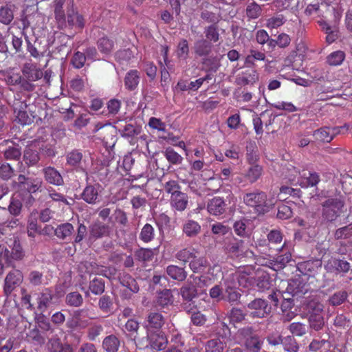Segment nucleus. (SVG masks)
Here are the masks:
<instances>
[{"mask_svg": "<svg viewBox=\"0 0 352 352\" xmlns=\"http://www.w3.org/2000/svg\"><path fill=\"white\" fill-rule=\"evenodd\" d=\"M55 19L59 29L82 30L85 26V19L74 7V0H55L54 2Z\"/></svg>", "mask_w": 352, "mask_h": 352, "instance_id": "1", "label": "nucleus"}, {"mask_svg": "<svg viewBox=\"0 0 352 352\" xmlns=\"http://www.w3.org/2000/svg\"><path fill=\"white\" fill-rule=\"evenodd\" d=\"M321 205L323 219L328 223H333L344 212L345 197L342 195L329 197Z\"/></svg>", "mask_w": 352, "mask_h": 352, "instance_id": "2", "label": "nucleus"}, {"mask_svg": "<svg viewBox=\"0 0 352 352\" xmlns=\"http://www.w3.org/2000/svg\"><path fill=\"white\" fill-rule=\"evenodd\" d=\"M223 250L225 253L232 258H253L256 260L257 258L252 250L245 248L243 240L234 236L225 239Z\"/></svg>", "mask_w": 352, "mask_h": 352, "instance_id": "3", "label": "nucleus"}, {"mask_svg": "<svg viewBox=\"0 0 352 352\" xmlns=\"http://www.w3.org/2000/svg\"><path fill=\"white\" fill-rule=\"evenodd\" d=\"M209 279L204 276H195L193 281H187L179 289V294L182 300H195L199 295L205 293Z\"/></svg>", "mask_w": 352, "mask_h": 352, "instance_id": "4", "label": "nucleus"}, {"mask_svg": "<svg viewBox=\"0 0 352 352\" xmlns=\"http://www.w3.org/2000/svg\"><path fill=\"white\" fill-rule=\"evenodd\" d=\"M224 293L223 301L228 303L230 306H238L241 304V290L237 286L234 278L228 277L223 280Z\"/></svg>", "mask_w": 352, "mask_h": 352, "instance_id": "5", "label": "nucleus"}, {"mask_svg": "<svg viewBox=\"0 0 352 352\" xmlns=\"http://www.w3.org/2000/svg\"><path fill=\"white\" fill-rule=\"evenodd\" d=\"M243 201L246 206L254 208L259 213H264L266 211L267 196L263 191L256 190L245 193Z\"/></svg>", "mask_w": 352, "mask_h": 352, "instance_id": "6", "label": "nucleus"}, {"mask_svg": "<svg viewBox=\"0 0 352 352\" xmlns=\"http://www.w3.org/2000/svg\"><path fill=\"white\" fill-rule=\"evenodd\" d=\"M292 261L291 253L287 252L284 254H277L272 259H268L265 261L264 258L257 256L256 263H259L261 265H265L278 272L285 268Z\"/></svg>", "mask_w": 352, "mask_h": 352, "instance_id": "7", "label": "nucleus"}, {"mask_svg": "<svg viewBox=\"0 0 352 352\" xmlns=\"http://www.w3.org/2000/svg\"><path fill=\"white\" fill-rule=\"evenodd\" d=\"M324 269L329 273L344 276L351 271V265L344 258L331 257L324 265Z\"/></svg>", "mask_w": 352, "mask_h": 352, "instance_id": "8", "label": "nucleus"}, {"mask_svg": "<svg viewBox=\"0 0 352 352\" xmlns=\"http://www.w3.org/2000/svg\"><path fill=\"white\" fill-rule=\"evenodd\" d=\"M23 281V274L19 270L13 269L6 275L4 279L3 293L6 297L19 287Z\"/></svg>", "mask_w": 352, "mask_h": 352, "instance_id": "9", "label": "nucleus"}, {"mask_svg": "<svg viewBox=\"0 0 352 352\" xmlns=\"http://www.w3.org/2000/svg\"><path fill=\"white\" fill-rule=\"evenodd\" d=\"M111 232L109 225L96 219L89 226V241H95L104 237H109Z\"/></svg>", "mask_w": 352, "mask_h": 352, "instance_id": "10", "label": "nucleus"}, {"mask_svg": "<svg viewBox=\"0 0 352 352\" xmlns=\"http://www.w3.org/2000/svg\"><path fill=\"white\" fill-rule=\"evenodd\" d=\"M308 287L303 278L298 276L289 280L284 292L285 295H289L292 297H300L307 292Z\"/></svg>", "mask_w": 352, "mask_h": 352, "instance_id": "11", "label": "nucleus"}, {"mask_svg": "<svg viewBox=\"0 0 352 352\" xmlns=\"http://www.w3.org/2000/svg\"><path fill=\"white\" fill-rule=\"evenodd\" d=\"M248 308L253 310L251 312L252 318H263L269 315L271 312V306L267 301L262 298H255L248 304Z\"/></svg>", "mask_w": 352, "mask_h": 352, "instance_id": "12", "label": "nucleus"}, {"mask_svg": "<svg viewBox=\"0 0 352 352\" xmlns=\"http://www.w3.org/2000/svg\"><path fill=\"white\" fill-rule=\"evenodd\" d=\"M17 180L19 189L25 190L30 194L39 191L43 184L38 178L28 177L21 174L18 176Z\"/></svg>", "mask_w": 352, "mask_h": 352, "instance_id": "13", "label": "nucleus"}, {"mask_svg": "<svg viewBox=\"0 0 352 352\" xmlns=\"http://www.w3.org/2000/svg\"><path fill=\"white\" fill-rule=\"evenodd\" d=\"M164 323L165 318L161 313L151 311L145 318L144 327L148 331L161 330Z\"/></svg>", "mask_w": 352, "mask_h": 352, "instance_id": "14", "label": "nucleus"}, {"mask_svg": "<svg viewBox=\"0 0 352 352\" xmlns=\"http://www.w3.org/2000/svg\"><path fill=\"white\" fill-rule=\"evenodd\" d=\"M297 267L304 276L314 277L322 268V261L319 259L309 260L298 263Z\"/></svg>", "mask_w": 352, "mask_h": 352, "instance_id": "15", "label": "nucleus"}, {"mask_svg": "<svg viewBox=\"0 0 352 352\" xmlns=\"http://www.w3.org/2000/svg\"><path fill=\"white\" fill-rule=\"evenodd\" d=\"M7 146L3 151V157L6 160L19 161L22 155L21 146L12 140H6L3 143Z\"/></svg>", "mask_w": 352, "mask_h": 352, "instance_id": "16", "label": "nucleus"}, {"mask_svg": "<svg viewBox=\"0 0 352 352\" xmlns=\"http://www.w3.org/2000/svg\"><path fill=\"white\" fill-rule=\"evenodd\" d=\"M149 347L161 351L164 350L168 340L162 330L151 331L148 336Z\"/></svg>", "mask_w": 352, "mask_h": 352, "instance_id": "17", "label": "nucleus"}, {"mask_svg": "<svg viewBox=\"0 0 352 352\" xmlns=\"http://www.w3.org/2000/svg\"><path fill=\"white\" fill-rule=\"evenodd\" d=\"M228 209V204L225 200L220 197H214L208 200L207 203V210L210 214L220 216L225 214Z\"/></svg>", "mask_w": 352, "mask_h": 352, "instance_id": "18", "label": "nucleus"}, {"mask_svg": "<svg viewBox=\"0 0 352 352\" xmlns=\"http://www.w3.org/2000/svg\"><path fill=\"white\" fill-rule=\"evenodd\" d=\"M56 297L50 288H45L39 294L38 297V309L41 312H45L47 309L56 302Z\"/></svg>", "mask_w": 352, "mask_h": 352, "instance_id": "19", "label": "nucleus"}, {"mask_svg": "<svg viewBox=\"0 0 352 352\" xmlns=\"http://www.w3.org/2000/svg\"><path fill=\"white\" fill-rule=\"evenodd\" d=\"M100 184H89L83 190L81 193V198L89 204H96L100 201L99 189Z\"/></svg>", "mask_w": 352, "mask_h": 352, "instance_id": "20", "label": "nucleus"}, {"mask_svg": "<svg viewBox=\"0 0 352 352\" xmlns=\"http://www.w3.org/2000/svg\"><path fill=\"white\" fill-rule=\"evenodd\" d=\"M258 80V74L252 68H248L245 71L239 74L235 79L236 85L245 86L252 85Z\"/></svg>", "mask_w": 352, "mask_h": 352, "instance_id": "21", "label": "nucleus"}, {"mask_svg": "<svg viewBox=\"0 0 352 352\" xmlns=\"http://www.w3.org/2000/svg\"><path fill=\"white\" fill-rule=\"evenodd\" d=\"M212 49V43L204 38L195 41L192 47L194 54L199 57L208 56L211 53Z\"/></svg>", "mask_w": 352, "mask_h": 352, "instance_id": "22", "label": "nucleus"}, {"mask_svg": "<svg viewBox=\"0 0 352 352\" xmlns=\"http://www.w3.org/2000/svg\"><path fill=\"white\" fill-rule=\"evenodd\" d=\"M45 181L55 186H62L64 184L63 178L58 170L54 167L47 166L43 169Z\"/></svg>", "mask_w": 352, "mask_h": 352, "instance_id": "23", "label": "nucleus"}, {"mask_svg": "<svg viewBox=\"0 0 352 352\" xmlns=\"http://www.w3.org/2000/svg\"><path fill=\"white\" fill-rule=\"evenodd\" d=\"M300 185L302 188L316 186L320 181V175L316 172L303 170L300 173Z\"/></svg>", "mask_w": 352, "mask_h": 352, "instance_id": "24", "label": "nucleus"}, {"mask_svg": "<svg viewBox=\"0 0 352 352\" xmlns=\"http://www.w3.org/2000/svg\"><path fill=\"white\" fill-rule=\"evenodd\" d=\"M166 273L170 278L177 282L184 281L188 276V272L185 267L176 265H168L166 268Z\"/></svg>", "mask_w": 352, "mask_h": 352, "instance_id": "25", "label": "nucleus"}, {"mask_svg": "<svg viewBox=\"0 0 352 352\" xmlns=\"http://www.w3.org/2000/svg\"><path fill=\"white\" fill-rule=\"evenodd\" d=\"M188 196L186 193L180 192L174 196H170V206L175 210L182 212L185 210L188 206Z\"/></svg>", "mask_w": 352, "mask_h": 352, "instance_id": "26", "label": "nucleus"}, {"mask_svg": "<svg viewBox=\"0 0 352 352\" xmlns=\"http://www.w3.org/2000/svg\"><path fill=\"white\" fill-rule=\"evenodd\" d=\"M33 108L34 107L28 108L29 113L26 109H21L20 111H14V113L16 114V120L17 122L22 125H29L32 124L37 116Z\"/></svg>", "mask_w": 352, "mask_h": 352, "instance_id": "27", "label": "nucleus"}, {"mask_svg": "<svg viewBox=\"0 0 352 352\" xmlns=\"http://www.w3.org/2000/svg\"><path fill=\"white\" fill-rule=\"evenodd\" d=\"M28 98L29 96L21 91L15 93L12 104L14 112L20 111L21 109H27L30 107H34V108H36L35 105H31L30 104L27 103Z\"/></svg>", "mask_w": 352, "mask_h": 352, "instance_id": "28", "label": "nucleus"}, {"mask_svg": "<svg viewBox=\"0 0 352 352\" xmlns=\"http://www.w3.org/2000/svg\"><path fill=\"white\" fill-rule=\"evenodd\" d=\"M174 302V297L171 289H164L157 294L155 304L162 308L171 305Z\"/></svg>", "mask_w": 352, "mask_h": 352, "instance_id": "29", "label": "nucleus"}, {"mask_svg": "<svg viewBox=\"0 0 352 352\" xmlns=\"http://www.w3.org/2000/svg\"><path fill=\"white\" fill-rule=\"evenodd\" d=\"M150 331L146 329L140 331L139 329L131 336V338L133 340L136 346L140 349H145L149 347L148 336Z\"/></svg>", "mask_w": 352, "mask_h": 352, "instance_id": "30", "label": "nucleus"}, {"mask_svg": "<svg viewBox=\"0 0 352 352\" xmlns=\"http://www.w3.org/2000/svg\"><path fill=\"white\" fill-rule=\"evenodd\" d=\"M75 232L74 227L70 223L60 224L56 228L55 235L61 240L71 239Z\"/></svg>", "mask_w": 352, "mask_h": 352, "instance_id": "31", "label": "nucleus"}, {"mask_svg": "<svg viewBox=\"0 0 352 352\" xmlns=\"http://www.w3.org/2000/svg\"><path fill=\"white\" fill-rule=\"evenodd\" d=\"M250 166L248 168L245 178L250 183L254 184L262 176L263 173V168L258 164H250Z\"/></svg>", "mask_w": 352, "mask_h": 352, "instance_id": "32", "label": "nucleus"}, {"mask_svg": "<svg viewBox=\"0 0 352 352\" xmlns=\"http://www.w3.org/2000/svg\"><path fill=\"white\" fill-rule=\"evenodd\" d=\"M209 263L207 258L199 254H195V258H192L188 266L194 273H200L208 266Z\"/></svg>", "mask_w": 352, "mask_h": 352, "instance_id": "33", "label": "nucleus"}, {"mask_svg": "<svg viewBox=\"0 0 352 352\" xmlns=\"http://www.w3.org/2000/svg\"><path fill=\"white\" fill-rule=\"evenodd\" d=\"M11 244L9 247L11 248L10 252V260L21 261L25 257V251L20 243V241L15 238L14 240H10Z\"/></svg>", "mask_w": 352, "mask_h": 352, "instance_id": "34", "label": "nucleus"}, {"mask_svg": "<svg viewBox=\"0 0 352 352\" xmlns=\"http://www.w3.org/2000/svg\"><path fill=\"white\" fill-rule=\"evenodd\" d=\"M105 282L101 278L95 277L89 283V290L85 292V296L89 295V291L94 295L99 296L104 293Z\"/></svg>", "mask_w": 352, "mask_h": 352, "instance_id": "35", "label": "nucleus"}, {"mask_svg": "<svg viewBox=\"0 0 352 352\" xmlns=\"http://www.w3.org/2000/svg\"><path fill=\"white\" fill-rule=\"evenodd\" d=\"M140 72L138 70L129 71L124 77V86L129 91L135 90L140 82Z\"/></svg>", "mask_w": 352, "mask_h": 352, "instance_id": "36", "label": "nucleus"}, {"mask_svg": "<svg viewBox=\"0 0 352 352\" xmlns=\"http://www.w3.org/2000/svg\"><path fill=\"white\" fill-rule=\"evenodd\" d=\"M120 346V339L113 334L106 336L102 344V349L107 352H117Z\"/></svg>", "mask_w": 352, "mask_h": 352, "instance_id": "37", "label": "nucleus"}, {"mask_svg": "<svg viewBox=\"0 0 352 352\" xmlns=\"http://www.w3.org/2000/svg\"><path fill=\"white\" fill-rule=\"evenodd\" d=\"M120 284L133 293H138L140 288L137 281L128 273L124 272L118 276Z\"/></svg>", "mask_w": 352, "mask_h": 352, "instance_id": "38", "label": "nucleus"}, {"mask_svg": "<svg viewBox=\"0 0 352 352\" xmlns=\"http://www.w3.org/2000/svg\"><path fill=\"white\" fill-rule=\"evenodd\" d=\"M23 157L25 163L29 166L36 165L41 160L39 151L31 147L25 148Z\"/></svg>", "mask_w": 352, "mask_h": 352, "instance_id": "39", "label": "nucleus"}, {"mask_svg": "<svg viewBox=\"0 0 352 352\" xmlns=\"http://www.w3.org/2000/svg\"><path fill=\"white\" fill-rule=\"evenodd\" d=\"M38 17H41L38 13H32L30 14H25V13H23L21 15L20 21L21 22L22 24V34H24V36H27L26 30L28 28H36V24L35 23V20Z\"/></svg>", "mask_w": 352, "mask_h": 352, "instance_id": "40", "label": "nucleus"}, {"mask_svg": "<svg viewBox=\"0 0 352 352\" xmlns=\"http://www.w3.org/2000/svg\"><path fill=\"white\" fill-rule=\"evenodd\" d=\"M200 232L201 226L194 220H187L183 225V232L188 237H196Z\"/></svg>", "mask_w": 352, "mask_h": 352, "instance_id": "41", "label": "nucleus"}, {"mask_svg": "<svg viewBox=\"0 0 352 352\" xmlns=\"http://www.w3.org/2000/svg\"><path fill=\"white\" fill-rule=\"evenodd\" d=\"M292 206H295L294 203L286 202L279 204L277 206V218L282 220L290 219L293 216Z\"/></svg>", "mask_w": 352, "mask_h": 352, "instance_id": "42", "label": "nucleus"}, {"mask_svg": "<svg viewBox=\"0 0 352 352\" xmlns=\"http://www.w3.org/2000/svg\"><path fill=\"white\" fill-rule=\"evenodd\" d=\"M254 285L260 291L269 289L272 286V279L269 274L258 273L255 276Z\"/></svg>", "mask_w": 352, "mask_h": 352, "instance_id": "43", "label": "nucleus"}, {"mask_svg": "<svg viewBox=\"0 0 352 352\" xmlns=\"http://www.w3.org/2000/svg\"><path fill=\"white\" fill-rule=\"evenodd\" d=\"M195 254H199V252L193 248H185L175 254V258L184 263H190L192 258H195Z\"/></svg>", "mask_w": 352, "mask_h": 352, "instance_id": "44", "label": "nucleus"}, {"mask_svg": "<svg viewBox=\"0 0 352 352\" xmlns=\"http://www.w3.org/2000/svg\"><path fill=\"white\" fill-rule=\"evenodd\" d=\"M162 154L170 165L179 166L183 162V157L171 147L165 148V150L162 151Z\"/></svg>", "mask_w": 352, "mask_h": 352, "instance_id": "45", "label": "nucleus"}, {"mask_svg": "<svg viewBox=\"0 0 352 352\" xmlns=\"http://www.w3.org/2000/svg\"><path fill=\"white\" fill-rule=\"evenodd\" d=\"M46 346L50 352H58L63 344L61 340L56 331L54 333L47 335Z\"/></svg>", "mask_w": 352, "mask_h": 352, "instance_id": "46", "label": "nucleus"}, {"mask_svg": "<svg viewBox=\"0 0 352 352\" xmlns=\"http://www.w3.org/2000/svg\"><path fill=\"white\" fill-rule=\"evenodd\" d=\"M201 64L203 69L206 72L216 73L221 66L219 59L216 56H210L203 58Z\"/></svg>", "mask_w": 352, "mask_h": 352, "instance_id": "47", "label": "nucleus"}, {"mask_svg": "<svg viewBox=\"0 0 352 352\" xmlns=\"http://www.w3.org/2000/svg\"><path fill=\"white\" fill-rule=\"evenodd\" d=\"M65 302L69 307H80L83 304L84 299L78 292L75 291L66 295Z\"/></svg>", "mask_w": 352, "mask_h": 352, "instance_id": "48", "label": "nucleus"}, {"mask_svg": "<svg viewBox=\"0 0 352 352\" xmlns=\"http://www.w3.org/2000/svg\"><path fill=\"white\" fill-rule=\"evenodd\" d=\"M14 19V6L6 5L0 8V22L9 25Z\"/></svg>", "mask_w": 352, "mask_h": 352, "instance_id": "49", "label": "nucleus"}, {"mask_svg": "<svg viewBox=\"0 0 352 352\" xmlns=\"http://www.w3.org/2000/svg\"><path fill=\"white\" fill-rule=\"evenodd\" d=\"M228 316L230 323L234 325L236 323H241L244 321L245 320L246 314L241 309L236 306H233L228 313Z\"/></svg>", "mask_w": 352, "mask_h": 352, "instance_id": "50", "label": "nucleus"}, {"mask_svg": "<svg viewBox=\"0 0 352 352\" xmlns=\"http://www.w3.org/2000/svg\"><path fill=\"white\" fill-rule=\"evenodd\" d=\"M30 342L35 346H43L46 343L47 335H45L41 331L34 328L32 329L28 335Z\"/></svg>", "mask_w": 352, "mask_h": 352, "instance_id": "51", "label": "nucleus"}, {"mask_svg": "<svg viewBox=\"0 0 352 352\" xmlns=\"http://www.w3.org/2000/svg\"><path fill=\"white\" fill-rule=\"evenodd\" d=\"M226 346V342L219 338H214L208 340L205 345L206 352H223Z\"/></svg>", "mask_w": 352, "mask_h": 352, "instance_id": "52", "label": "nucleus"}, {"mask_svg": "<svg viewBox=\"0 0 352 352\" xmlns=\"http://www.w3.org/2000/svg\"><path fill=\"white\" fill-rule=\"evenodd\" d=\"M155 236L154 227L150 223H146L141 229L139 239L144 243H149L155 239Z\"/></svg>", "mask_w": 352, "mask_h": 352, "instance_id": "53", "label": "nucleus"}, {"mask_svg": "<svg viewBox=\"0 0 352 352\" xmlns=\"http://www.w3.org/2000/svg\"><path fill=\"white\" fill-rule=\"evenodd\" d=\"M22 74L30 82L33 83L43 76V72L34 67L25 66L22 69Z\"/></svg>", "mask_w": 352, "mask_h": 352, "instance_id": "54", "label": "nucleus"}, {"mask_svg": "<svg viewBox=\"0 0 352 352\" xmlns=\"http://www.w3.org/2000/svg\"><path fill=\"white\" fill-rule=\"evenodd\" d=\"M82 153L78 150H73L66 155L67 164L72 167H79L82 160Z\"/></svg>", "mask_w": 352, "mask_h": 352, "instance_id": "55", "label": "nucleus"}, {"mask_svg": "<svg viewBox=\"0 0 352 352\" xmlns=\"http://www.w3.org/2000/svg\"><path fill=\"white\" fill-rule=\"evenodd\" d=\"M248 222L249 221L246 219H243L235 221L233 225L235 234L240 237H248L250 235L247 226Z\"/></svg>", "mask_w": 352, "mask_h": 352, "instance_id": "56", "label": "nucleus"}, {"mask_svg": "<svg viewBox=\"0 0 352 352\" xmlns=\"http://www.w3.org/2000/svg\"><path fill=\"white\" fill-rule=\"evenodd\" d=\"M204 34L206 38L209 42L217 43L220 39V34L219 33V28L217 25L211 24L204 28Z\"/></svg>", "mask_w": 352, "mask_h": 352, "instance_id": "57", "label": "nucleus"}, {"mask_svg": "<svg viewBox=\"0 0 352 352\" xmlns=\"http://www.w3.org/2000/svg\"><path fill=\"white\" fill-rule=\"evenodd\" d=\"M345 53L342 50L331 52L327 57V63L331 66L340 65L345 59Z\"/></svg>", "mask_w": 352, "mask_h": 352, "instance_id": "58", "label": "nucleus"}, {"mask_svg": "<svg viewBox=\"0 0 352 352\" xmlns=\"http://www.w3.org/2000/svg\"><path fill=\"white\" fill-rule=\"evenodd\" d=\"M333 236L336 240H346L352 237V222L347 226L336 229Z\"/></svg>", "mask_w": 352, "mask_h": 352, "instance_id": "59", "label": "nucleus"}, {"mask_svg": "<svg viewBox=\"0 0 352 352\" xmlns=\"http://www.w3.org/2000/svg\"><path fill=\"white\" fill-rule=\"evenodd\" d=\"M97 45L99 51L105 54H110L114 47V43L107 36H103L98 39Z\"/></svg>", "mask_w": 352, "mask_h": 352, "instance_id": "60", "label": "nucleus"}, {"mask_svg": "<svg viewBox=\"0 0 352 352\" xmlns=\"http://www.w3.org/2000/svg\"><path fill=\"white\" fill-rule=\"evenodd\" d=\"M261 6L255 1H252L247 5L245 14L249 19H256L261 15Z\"/></svg>", "mask_w": 352, "mask_h": 352, "instance_id": "61", "label": "nucleus"}, {"mask_svg": "<svg viewBox=\"0 0 352 352\" xmlns=\"http://www.w3.org/2000/svg\"><path fill=\"white\" fill-rule=\"evenodd\" d=\"M349 296L348 292L345 290H340L335 292L329 298V302L332 306H338L344 303Z\"/></svg>", "mask_w": 352, "mask_h": 352, "instance_id": "62", "label": "nucleus"}, {"mask_svg": "<svg viewBox=\"0 0 352 352\" xmlns=\"http://www.w3.org/2000/svg\"><path fill=\"white\" fill-rule=\"evenodd\" d=\"M262 344L263 341L256 333L245 341L246 348L252 352H258L262 347Z\"/></svg>", "mask_w": 352, "mask_h": 352, "instance_id": "63", "label": "nucleus"}, {"mask_svg": "<svg viewBox=\"0 0 352 352\" xmlns=\"http://www.w3.org/2000/svg\"><path fill=\"white\" fill-rule=\"evenodd\" d=\"M282 345L287 352H298L299 350V345L293 336L283 338Z\"/></svg>", "mask_w": 352, "mask_h": 352, "instance_id": "64", "label": "nucleus"}]
</instances>
